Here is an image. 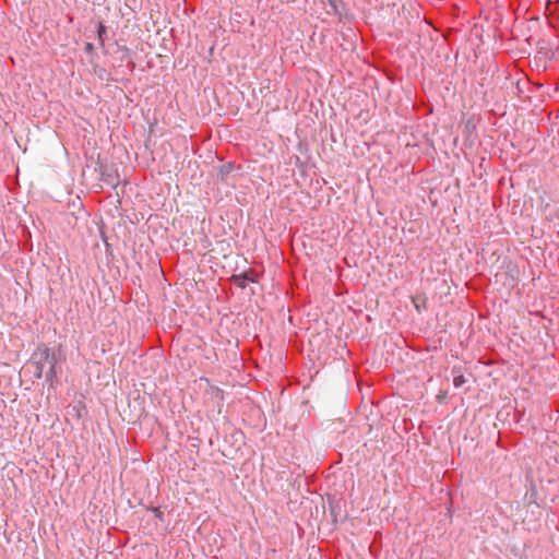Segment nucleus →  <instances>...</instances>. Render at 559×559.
I'll return each mask as SVG.
<instances>
[{
	"mask_svg": "<svg viewBox=\"0 0 559 559\" xmlns=\"http://www.w3.org/2000/svg\"><path fill=\"white\" fill-rule=\"evenodd\" d=\"M57 358L55 354L47 347H38L32 355L29 366L33 368L34 377L40 379L44 374L50 383L57 378Z\"/></svg>",
	"mask_w": 559,
	"mask_h": 559,
	"instance_id": "1",
	"label": "nucleus"
},
{
	"mask_svg": "<svg viewBox=\"0 0 559 559\" xmlns=\"http://www.w3.org/2000/svg\"><path fill=\"white\" fill-rule=\"evenodd\" d=\"M466 382V379L463 374L455 376L453 379V384L455 388L462 386Z\"/></svg>",
	"mask_w": 559,
	"mask_h": 559,
	"instance_id": "2",
	"label": "nucleus"
},
{
	"mask_svg": "<svg viewBox=\"0 0 559 559\" xmlns=\"http://www.w3.org/2000/svg\"><path fill=\"white\" fill-rule=\"evenodd\" d=\"M215 396L219 400H223V391L219 389H214Z\"/></svg>",
	"mask_w": 559,
	"mask_h": 559,
	"instance_id": "3",
	"label": "nucleus"
},
{
	"mask_svg": "<svg viewBox=\"0 0 559 559\" xmlns=\"http://www.w3.org/2000/svg\"><path fill=\"white\" fill-rule=\"evenodd\" d=\"M106 32V28L103 24L99 25L98 36L102 38L103 34Z\"/></svg>",
	"mask_w": 559,
	"mask_h": 559,
	"instance_id": "4",
	"label": "nucleus"
},
{
	"mask_svg": "<svg viewBox=\"0 0 559 559\" xmlns=\"http://www.w3.org/2000/svg\"><path fill=\"white\" fill-rule=\"evenodd\" d=\"M236 282H239V283H238V284H239V286L243 287V282H240V280H239V278H236Z\"/></svg>",
	"mask_w": 559,
	"mask_h": 559,
	"instance_id": "5",
	"label": "nucleus"
},
{
	"mask_svg": "<svg viewBox=\"0 0 559 559\" xmlns=\"http://www.w3.org/2000/svg\"><path fill=\"white\" fill-rule=\"evenodd\" d=\"M415 306H416V309H419L420 304H415Z\"/></svg>",
	"mask_w": 559,
	"mask_h": 559,
	"instance_id": "6",
	"label": "nucleus"
},
{
	"mask_svg": "<svg viewBox=\"0 0 559 559\" xmlns=\"http://www.w3.org/2000/svg\"><path fill=\"white\" fill-rule=\"evenodd\" d=\"M415 306H416V309H419L420 304H415Z\"/></svg>",
	"mask_w": 559,
	"mask_h": 559,
	"instance_id": "7",
	"label": "nucleus"
}]
</instances>
